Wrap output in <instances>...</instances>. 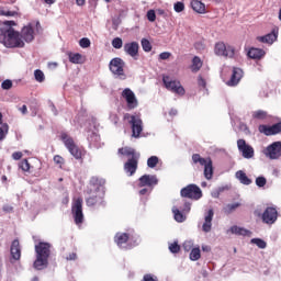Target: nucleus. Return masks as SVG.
I'll list each match as a JSON object with an SVG mask.
<instances>
[{
  "instance_id": "46",
  "label": "nucleus",
  "mask_w": 281,
  "mask_h": 281,
  "mask_svg": "<svg viewBox=\"0 0 281 281\" xmlns=\"http://www.w3.org/2000/svg\"><path fill=\"white\" fill-rule=\"evenodd\" d=\"M256 186L258 187V188H265L266 186H267V178H265V177H258V178H256Z\"/></svg>"
},
{
  "instance_id": "14",
  "label": "nucleus",
  "mask_w": 281,
  "mask_h": 281,
  "mask_svg": "<svg viewBox=\"0 0 281 281\" xmlns=\"http://www.w3.org/2000/svg\"><path fill=\"white\" fill-rule=\"evenodd\" d=\"M266 157L269 159H280L281 157V142H274L266 148Z\"/></svg>"
},
{
  "instance_id": "40",
  "label": "nucleus",
  "mask_w": 281,
  "mask_h": 281,
  "mask_svg": "<svg viewBox=\"0 0 281 281\" xmlns=\"http://www.w3.org/2000/svg\"><path fill=\"white\" fill-rule=\"evenodd\" d=\"M34 76L37 82H45V74L41 69H36Z\"/></svg>"
},
{
  "instance_id": "44",
  "label": "nucleus",
  "mask_w": 281,
  "mask_h": 281,
  "mask_svg": "<svg viewBox=\"0 0 281 281\" xmlns=\"http://www.w3.org/2000/svg\"><path fill=\"white\" fill-rule=\"evenodd\" d=\"M173 10L175 12H183V10H186V4L181 1H178L173 4Z\"/></svg>"
},
{
  "instance_id": "5",
  "label": "nucleus",
  "mask_w": 281,
  "mask_h": 281,
  "mask_svg": "<svg viewBox=\"0 0 281 281\" xmlns=\"http://www.w3.org/2000/svg\"><path fill=\"white\" fill-rule=\"evenodd\" d=\"M123 120L128 121V124L132 126V137L137 139V137L142 135V131H144V122L142 121V117L126 113L124 114Z\"/></svg>"
},
{
  "instance_id": "51",
  "label": "nucleus",
  "mask_w": 281,
  "mask_h": 281,
  "mask_svg": "<svg viewBox=\"0 0 281 281\" xmlns=\"http://www.w3.org/2000/svg\"><path fill=\"white\" fill-rule=\"evenodd\" d=\"M172 54L170 52H164L159 54V60H168Z\"/></svg>"
},
{
  "instance_id": "30",
  "label": "nucleus",
  "mask_w": 281,
  "mask_h": 281,
  "mask_svg": "<svg viewBox=\"0 0 281 281\" xmlns=\"http://www.w3.org/2000/svg\"><path fill=\"white\" fill-rule=\"evenodd\" d=\"M204 177L210 181L214 177V168L212 167V159H209L206 167H204Z\"/></svg>"
},
{
  "instance_id": "64",
  "label": "nucleus",
  "mask_w": 281,
  "mask_h": 281,
  "mask_svg": "<svg viewBox=\"0 0 281 281\" xmlns=\"http://www.w3.org/2000/svg\"><path fill=\"white\" fill-rule=\"evenodd\" d=\"M146 192H148V189H142V190L139 191V194L144 195V194H146Z\"/></svg>"
},
{
  "instance_id": "26",
  "label": "nucleus",
  "mask_w": 281,
  "mask_h": 281,
  "mask_svg": "<svg viewBox=\"0 0 281 281\" xmlns=\"http://www.w3.org/2000/svg\"><path fill=\"white\" fill-rule=\"evenodd\" d=\"M265 50L261 48H250L248 50V57L252 58L254 60H259V58H262L265 56Z\"/></svg>"
},
{
  "instance_id": "58",
  "label": "nucleus",
  "mask_w": 281,
  "mask_h": 281,
  "mask_svg": "<svg viewBox=\"0 0 281 281\" xmlns=\"http://www.w3.org/2000/svg\"><path fill=\"white\" fill-rule=\"evenodd\" d=\"M19 111L22 112V115H25L27 113V105H22Z\"/></svg>"
},
{
  "instance_id": "20",
  "label": "nucleus",
  "mask_w": 281,
  "mask_h": 281,
  "mask_svg": "<svg viewBox=\"0 0 281 281\" xmlns=\"http://www.w3.org/2000/svg\"><path fill=\"white\" fill-rule=\"evenodd\" d=\"M240 78H243V69L233 68L231 80L227 81L228 87H236L240 82Z\"/></svg>"
},
{
  "instance_id": "42",
  "label": "nucleus",
  "mask_w": 281,
  "mask_h": 281,
  "mask_svg": "<svg viewBox=\"0 0 281 281\" xmlns=\"http://www.w3.org/2000/svg\"><path fill=\"white\" fill-rule=\"evenodd\" d=\"M9 126L8 124H3L2 127H0V142H3L5 139V135H8Z\"/></svg>"
},
{
  "instance_id": "19",
  "label": "nucleus",
  "mask_w": 281,
  "mask_h": 281,
  "mask_svg": "<svg viewBox=\"0 0 281 281\" xmlns=\"http://www.w3.org/2000/svg\"><path fill=\"white\" fill-rule=\"evenodd\" d=\"M214 218V210H209L207 213L204 215V223L202 225V231L205 234L212 232V221Z\"/></svg>"
},
{
  "instance_id": "57",
  "label": "nucleus",
  "mask_w": 281,
  "mask_h": 281,
  "mask_svg": "<svg viewBox=\"0 0 281 281\" xmlns=\"http://www.w3.org/2000/svg\"><path fill=\"white\" fill-rule=\"evenodd\" d=\"M3 16H16V12L14 11H3Z\"/></svg>"
},
{
  "instance_id": "11",
  "label": "nucleus",
  "mask_w": 281,
  "mask_h": 281,
  "mask_svg": "<svg viewBox=\"0 0 281 281\" xmlns=\"http://www.w3.org/2000/svg\"><path fill=\"white\" fill-rule=\"evenodd\" d=\"M61 139L66 146V148L69 150L70 155L75 157V159H80L82 157V151L76 146V143L74 142V138L69 137L67 134H61Z\"/></svg>"
},
{
  "instance_id": "25",
  "label": "nucleus",
  "mask_w": 281,
  "mask_h": 281,
  "mask_svg": "<svg viewBox=\"0 0 281 281\" xmlns=\"http://www.w3.org/2000/svg\"><path fill=\"white\" fill-rule=\"evenodd\" d=\"M191 8L194 12H198V14H205V3L199 0L191 1Z\"/></svg>"
},
{
  "instance_id": "1",
  "label": "nucleus",
  "mask_w": 281,
  "mask_h": 281,
  "mask_svg": "<svg viewBox=\"0 0 281 281\" xmlns=\"http://www.w3.org/2000/svg\"><path fill=\"white\" fill-rule=\"evenodd\" d=\"M16 25L15 21H4L0 27V43L4 47L12 49L14 47H25V43H32L34 41V25L37 32H41V22L29 23L25 25L21 33L14 30Z\"/></svg>"
},
{
  "instance_id": "18",
  "label": "nucleus",
  "mask_w": 281,
  "mask_h": 281,
  "mask_svg": "<svg viewBox=\"0 0 281 281\" xmlns=\"http://www.w3.org/2000/svg\"><path fill=\"white\" fill-rule=\"evenodd\" d=\"M157 183H159L157 176L144 175L139 178L140 188H144L146 186H148V188H153V186H157Z\"/></svg>"
},
{
  "instance_id": "34",
  "label": "nucleus",
  "mask_w": 281,
  "mask_h": 281,
  "mask_svg": "<svg viewBox=\"0 0 281 281\" xmlns=\"http://www.w3.org/2000/svg\"><path fill=\"white\" fill-rule=\"evenodd\" d=\"M69 61L74 65H80V60H82V55L80 53H69L68 54Z\"/></svg>"
},
{
  "instance_id": "38",
  "label": "nucleus",
  "mask_w": 281,
  "mask_h": 281,
  "mask_svg": "<svg viewBox=\"0 0 281 281\" xmlns=\"http://www.w3.org/2000/svg\"><path fill=\"white\" fill-rule=\"evenodd\" d=\"M157 164H159V157H157V156H150V157L147 159V166H148V168H156V167H157Z\"/></svg>"
},
{
  "instance_id": "37",
  "label": "nucleus",
  "mask_w": 281,
  "mask_h": 281,
  "mask_svg": "<svg viewBox=\"0 0 281 281\" xmlns=\"http://www.w3.org/2000/svg\"><path fill=\"white\" fill-rule=\"evenodd\" d=\"M140 45L145 52H153V44L147 38H142Z\"/></svg>"
},
{
  "instance_id": "15",
  "label": "nucleus",
  "mask_w": 281,
  "mask_h": 281,
  "mask_svg": "<svg viewBox=\"0 0 281 281\" xmlns=\"http://www.w3.org/2000/svg\"><path fill=\"white\" fill-rule=\"evenodd\" d=\"M237 148H238L239 153H241V156L244 157V159L254 158V147L248 145L245 139L237 140Z\"/></svg>"
},
{
  "instance_id": "53",
  "label": "nucleus",
  "mask_w": 281,
  "mask_h": 281,
  "mask_svg": "<svg viewBox=\"0 0 281 281\" xmlns=\"http://www.w3.org/2000/svg\"><path fill=\"white\" fill-rule=\"evenodd\" d=\"M157 277L153 276V274H145L143 278V281H157Z\"/></svg>"
},
{
  "instance_id": "23",
  "label": "nucleus",
  "mask_w": 281,
  "mask_h": 281,
  "mask_svg": "<svg viewBox=\"0 0 281 281\" xmlns=\"http://www.w3.org/2000/svg\"><path fill=\"white\" fill-rule=\"evenodd\" d=\"M229 232L235 234V236H248V237L251 236V231L240 227V226H237V225L232 226L229 228Z\"/></svg>"
},
{
  "instance_id": "16",
  "label": "nucleus",
  "mask_w": 281,
  "mask_h": 281,
  "mask_svg": "<svg viewBox=\"0 0 281 281\" xmlns=\"http://www.w3.org/2000/svg\"><path fill=\"white\" fill-rule=\"evenodd\" d=\"M258 131L267 137H270L271 135H278L281 133V122L273 124L272 126L259 125Z\"/></svg>"
},
{
  "instance_id": "55",
  "label": "nucleus",
  "mask_w": 281,
  "mask_h": 281,
  "mask_svg": "<svg viewBox=\"0 0 281 281\" xmlns=\"http://www.w3.org/2000/svg\"><path fill=\"white\" fill-rule=\"evenodd\" d=\"M21 157H23V153H21V151H15L12 154V159H14L15 161H19V159H21Z\"/></svg>"
},
{
  "instance_id": "7",
  "label": "nucleus",
  "mask_w": 281,
  "mask_h": 281,
  "mask_svg": "<svg viewBox=\"0 0 281 281\" xmlns=\"http://www.w3.org/2000/svg\"><path fill=\"white\" fill-rule=\"evenodd\" d=\"M125 65L126 63H124L122 58L115 57L110 61V71L113 76H116V78L124 80L126 78V75L124 74Z\"/></svg>"
},
{
  "instance_id": "35",
  "label": "nucleus",
  "mask_w": 281,
  "mask_h": 281,
  "mask_svg": "<svg viewBox=\"0 0 281 281\" xmlns=\"http://www.w3.org/2000/svg\"><path fill=\"white\" fill-rule=\"evenodd\" d=\"M250 243L259 247V249H267V241H265L263 239L252 238Z\"/></svg>"
},
{
  "instance_id": "39",
  "label": "nucleus",
  "mask_w": 281,
  "mask_h": 281,
  "mask_svg": "<svg viewBox=\"0 0 281 281\" xmlns=\"http://www.w3.org/2000/svg\"><path fill=\"white\" fill-rule=\"evenodd\" d=\"M123 45H124V42L122 41V37H115L112 40V47L114 49H122Z\"/></svg>"
},
{
  "instance_id": "24",
  "label": "nucleus",
  "mask_w": 281,
  "mask_h": 281,
  "mask_svg": "<svg viewBox=\"0 0 281 281\" xmlns=\"http://www.w3.org/2000/svg\"><path fill=\"white\" fill-rule=\"evenodd\" d=\"M236 179H238V181L240 183H243V186H251V179H249V177H247V173H245V171L243 170H238L235 173Z\"/></svg>"
},
{
  "instance_id": "36",
  "label": "nucleus",
  "mask_w": 281,
  "mask_h": 281,
  "mask_svg": "<svg viewBox=\"0 0 281 281\" xmlns=\"http://www.w3.org/2000/svg\"><path fill=\"white\" fill-rule=\"evenodd\" d=\"M201 258V248H192L190 252V260L196 261Z\"/></svg>"
},
{
  "instance_id": "33",
  "label": "nucleus",
  "mask_w": 281,
  "mask_h": 281,
  "mask_svg": "<svg viewBox=\"0 0 281 281\" xmlns=\"http://www.w3.org/2000/svg\"><path fill=\"white\" fill-rule=\"evenodd\" d=\"M240 207L239 202H235L233 204H227L226 206L223 207L224 214H232L233 212H236Z\"/></svg>"
},
{
  "instance_id": "62",
  "label": "nucleus",
  "mask_w": 281,
  "mask_h": 281,
  "mask_svg": "<svg viewBox=\"0 0 281 281\" xmlns=\"http://www.w3.org/2000/svg\"><path fill=\"white\" fill-rule=\"evenodd\" d=\"M77 5H85L86 0H76Z\"/></svg>"
},
{
  "instance_id": "54",
  "label": "nucleus",
  "mask_w": 281,
  "mask_h": 281,
  "mask_svg": "<svg viewBox=\"0 0 281 281\" xmlns=\"http://www.w3.org/2000/svg\"><path fill=\"white\" fill-rule=\"evenodd\" d=\"M198 85L199 87H202L203 89H205V87L207 86V83L205 82V79H203V77L199 76L198 78Z\"/></svg>"
},
{
  "instance_id": "6",
  "label": "nucleus",
  "mask_w": 281,
  "mask_h": 281,
  "mask_svg": "<svg viewBox=\"0 0 281 281\" xmlns=\"http://www.w3.org/2000/svg\"><path fill=\"white\" fill-rule=\"evenodd\" d=\"M162 82L168 91H171L177 95H186V89L181 86L179 80H171L169 76H164Z\"/></svg>"
},
{
  "instance_id": "47",
  "label": "nucleus",
  "mask_w": 281,
  "mask_h": 281,
  "mask_svg": "<svg viewBox=\"0 0 281 281\" xmlns=\"http://www.w3.org/2000/svg\"><path fill=\"white\" fill-rule=\"evenodd\" d=\"M19 166L21 170H23V172L30 171V162L27 161V159L22 160Z\"/></svg>"
},
{
  "instance_id": "28",
  "label": "nucleus",
  "mask_w": 281,
  "mask_h": 281,
  "mask_svg": "<svg viewBox=\"0 0 281 281\" xmlns=\"http://www.w3.org/2000/svg\"><path fill=\"white\" fill-rule=\"evenodd\" d=\"M114 241L119 247H122V245H126V243H128V234L117 233L114 237Z\"/></svg>"
},
{
  "instance_id": "45",
  "label": "nucleus",
  "mask_w": 281,
  "mask_h": 281,
  "mask_svg": "<svg viewBox=\"0 0 281 281\" xmlns=\"http://www.w3.org/2000/svg\"><path fill=\"white\" fill-rule=\"evenodd\" d=\"M79 45L80 47H82L83 49H87V47H91V41L87 37H82L80 41H79Z\"/></svg>"
},
{
  "instance_id": "27",
  "label": "nucleus",
  "mask_w": 281,
  "mask_h": 281,
  "mask_svg": "<svg viewBox=\"0 0 281 281\" xmlns=\"http://www.w3.org/2000/svg\"><path fill=\"white\" fill-rule=\"evenodd\" d=\"M252 117L254 120H261V121L271 120V115H269V113H267V111H263V110H258L252 112Z\"/></svg>"
},
{
  "instance_id": "21",
  "label": "nucleus",
  "mask_w": 281,
  "mask_h": 281,
  "mask_svg": "<svg viewBox=\"0 0 281 281\" xmlns=\"http://www.w3.org/2000/svg\"><path fill=\"white\" fill-rule=\"evenodd\" d=\"M257 41H259V43H267L268 45H273V43L278 41V32L273 30L271 33H268L265 36L257 37Z\"/></svg>"
},
{
  "instance_id": "8",
  "label": "nucleus",
  "mask_w": 281,
  "mask_h": 281,
  "mask_svg": "<svg viewBox=\"0 0 281 281\" xmlns=\"http://www.w3.org/2000/svg\"><path fill=\"white\" fill-rule=\"evenodd\" d=\"M216 56H224L225 58H234L236 49L225 42H217L214 47Z\"/></svg>"
},
{
  "instance_id": "63",
  "label": "nucleus",
  "mask_w": 281,
  "mask_h": 281,
  "mask_svg": "<svg viewBox=\"0 0 281 281\" xmlns=\"http://www.w3.org/2000/svg\"><path fill=\"white\" fill-rule=\"evenodd\" d=\"M178 111L177 109H171L169 112V115H177Z\"/></svg>"
},
{
  "instance_id": "48",
  "label": "nucleus",
  "mask_w": 281,
  "mask_h": 281,
  "mask_svg": "<svg viewBox=\"0 0 281 281\" xmlns=\"http://www.w3.org/2000/svg\"><path fill=\"white\" fill-rule=\"evenodd\" d=\"M184 251H192V247H194V243L192 240H187L182 245Z\"/></svg>"
},
{
  "instance_id": "29",
  "label": "nucleus",
  "mask_w": 281,
  "mask_h": 281,
  "mask_svg": "<svg viewBox=\"0 0 281 281\" xmlns=\"http://www.w3.org/2000/svg\"><path fill=\"white\" fill-rule=\"evenodd\" d=\"M211 158H203L199 154H193L192 155V161L193 164H200V166H204V168L210 164Z\"/></svg>"
},
{
  "instance_id": "49",
  "label": "nucleus",
  "mask_w": 281,
  "mask_h": 281,
  "mask_svg": "<svg viewBox=\"0 0 281 281\" xmlns=\"http://www.w3.org/2000/svg\"><path fill=\"white\" fill-rule=\"evenodd\" d=\"M109 120L110 122H112V124H117V122H120V116L117 115V113L111 112Z\"/></svg>"
},
{
  "instance_id": "3",
  "label": "nucleus",
  "mask_w": 281,
  "mask_h": 281,
  "mask_svg": "<svg viewBox=\"0 0 281 281\" xmlns=\"http://www.w3.org/2000/svg\"><path fill=\"white\" fill-rule=\"evenodd\" d=\"M119 155L123 157H127V161L124 164V172L127 173V177H133L137 172V168L139 166V157L142 154L135 150L133 147H122L119 148Z\"/></svg>"
},
{
  "instance_id": "12",
  "label": "nucleus",
  "mask_w": 281,
  "mask_h": 281,
  "mask_svg": "<svg viewBox=\"0 0 281 281\" xmlns=\"http://www.w3.org/2000/svg\"><path fill=\"white\" fill-rule=\"evenodd\" d=\"M122 98H124L125 102H127V109H137L139 103L137 102V97H135V92H133V90L125 88L122 91Z\"/></svg>"
},
{
  "instance_id": "4",
  "label": "nucleus",
  "mask_w": 281,
  "mask_h": 281,
  "mask_svg": "<svg viewBox=\"0 0 281 281\" xmlns=\"http://www.w3.org/2000/svg\"><path fill=\"white\" fill-rule=\"evenodd\" d=\"M52 244L40 241L37 245H35V254L36 259L33 263L34 269H37V271H43L48 265L49 256L52 254Z\"/></svg>"
},
{
  "instance_id": "13",
  "label": "nucleus",
  "mask_w": 281,
  "mask_h": 281,
  "mask_svg": "<svg viewBox=\"0 0 281 281\" xmlns=\"http://www.w3.org/2000/svg\"><path fill=\"white\" fill-rule=\"evenodd\" d=\"M123 50L127 56H131V58L137 60V58L139 57V43L127 42L124 44Z\"/></svg>"
},
{
  "instance_id": "17",
  "label": "nucleus",
  "mask_w": 281,
  "mask_h": 281,
  "mask_svg": "<svg viewBox=\"0 0 281 281\" xmlns=\"http://www.w3.org/2000/svg\"><path fill=\"white\" fill-rule=\"evenodd\" d=\"M261 218L267 225H273L278 221V210L276 207H267Z\"/></svg>"
},
{
  "instance_id": "10",
  "label": "nucleus",
  "mask_w": 281,
  "mask_h": 281,
  "mask_svg": "<svg viewBox=\"0 0 281 281\" xmlns=\"http://www.w3.org/2000/svg\"><path fill=\"white\" fill-rule=\"evenodd\" d=\"M82 198H77L76 200H74L72 203L71 212L76 225H80L85 221V214L82 213Z\"/></svg>"
},
{
  "instance_id": "50",
  "label": "nucleus",
  "mask_w": 281,
  "mask_h": 281,
  "mask_svg": "<svg viewBox=\"0 0 281 281\" xmlns=\"http://www.w3.org/2000/svg\"><path fill=\"white\" fill-rule=\"evenodd\" d=\"M147 19H148V21H150V23H155V21L157 19V14L155 13V10H149L147 12Z\"/></svg>"
},
{
  "instance_id": "9",
  "label": "nucleus",
  "mask_w": 281,
  "mask_h": 281,
  "mask_svg": "<svg viewBox=\"0 0 281 281\" xmlns=\"http://www.w3.org/2000/svg\"><path fill=\"white\" fill-rule=\"evenodd\" d=\"M181 196L184 199H193L194 201H199L201 196H203V191L196 184H189L181 189L180 191Z\"/></svg>"
},
{
  "instance_id": "59",
  "label": "nucleus",
  "mask_w": 281,
  "mask_h": 281,
  "mask_svg": "<svg viewBox=\"0 0 281 281\" xmlns=\"http://www.w3.org/2000/svg\"><path fill=\"white\" fill-rule=\"evenodd\" d=\"M77 255L75 252H71L66 259L67 260H76Z\"/></svg>"
},
{
  "instance_id": "32",
  "label": "nucleus",
  "mask_w": 281,
  "mask_h": 281,
  "mask_svg": "<svg viewBox=\"0 0 281 281\" xmlns=\"http://www.w3.org/2000/svg\"><path fill=\"white\" fill-rule=\"evenodd\" d=\"M172 214H173V218H175V221H177V223H183L186 221V215L183 213H181L180 210L177 209V206L172 207Z\"/></svg>"
},
{
  "instance_id": "2",
  "label": "nucleus",
  "mask_w": 281,
  "mask_h": 281,
  "mask_svg": "<svg viewBox=\"0 0 281 281\" xmlns=\"http://www.w3.org/2000/svg\"><path fill=\"white\" fill-rule=\"evenodd\" d=\"M87 194H90L86 200L88 207L104 205V180L98 177H92L90 179V187L87 190Z\"/></svg>"
},
{
  "instance_id": "22",
  "label": "nucleus",
  "mask_w": 281,
  "mask_h": 281,
  "mask_svg": "<svg viewBox=\"0 0 281 281\" xmlns=\"http://www.w3.org/2000/svg\"><path fill=\"white\" fill-rule=\"evenodd\" d=\"M10 251L12 260H21V244L19 239L12 241Z\"/></svg>"
},
{
  "instance_id": "61",
  "label": "nucleus",
  "mask_w": 281,
  "mask_h": 281,
  "mask_svg": "<svg viewBox=\"0 0 281 281\" xmlns=\"http://www.w3.org/2000/svg\"><path fill=\"white\" fill-rule=\"evenodd\" d=\"M190 205H191L190 202H186L183 212H190Z\"/></svg>"
},
{
  "instance_id": "31",
  "label": "nucleus",
  "mask_w": 281,
  "mask_h": 281,
  "mask_svg": "<svg viewBox=\"0 0 281 281\" xmlns=\"http://www.w3.org/2000/svg\"><path fill=\"white\" fill-rule=\"evenodd\" d=\"M203 67V61L199 56L193 57L192 59V65H191V70L196 74L201 68Z\"/></svg>"
},
{
  "instance_id": "60",
  "label": "nucleus",
  "mask_w": 281,
  "mask_h": 281,
  "mask_svg": "<svg viewBox=\"0 0 281 281\" xmlns=\"http://www.w3.org/2000/svg\"><path fill=\"white\" fill-rule=\"evenodd\" d=\"M202 251L210 252V251H212V248L210 246H207V245H203L202 246Z\"/></svg>"
},
{
  "instance_id": "43",
  "label": "nucleus",
  "mask_w": 281,
  "mask_h": 281,
  "mask_svg": "<svg viewBox=\"0 0 281 281\" xmlns=\"http://www.w3.org/2000/svg\"><path fill=\"white\" fill-rule=\"evenodd\" d=\"M13 87L12 80L10 79H5L4 81H2L1 83V89H3L4 91H10V89Z\"/></svg>"
},
{
  "instance_id": "52",
  "label": "nucleus",
  "mask_w": 281,
  "mask_h": 281,
  "mask_svg": "<svg viewBox=\"0 0 281 281\" xmlns=\"http://www.w3.org/2000/svg\"><path fill=\"white\" fill-rule=\"evenodd\" d=\"M54 162L57 165V166H63V164H65V159L60 156H55L54 157Z\"/></svg>"
},
{
  "instance_id": "56",
  "label": "nucleus",
  "mask_w": 281,
  "mask_h": 281,
  "mask_svg": "<svg viewBox=\"0 0 281 281\" xmlns=\"http://www.w3.org/2000/svg\"><path fill=\"white\" fill-rule=\"evenodd\" d=\"M3 212H7V213H11V212H14V207L5 204L3 207H2Z\"/></svg>"
},
{
  "instance_id": "41",
  "label": "nucleus",
  "mask_w": 281,
  "mask_h": 281,
  "mask_svg": "<svg viewBox=\"0 0 281 281\" xmlns=\"http://www.w3.org/2000/svg\"><path fill=\"white\" fill-rule=\"evenodd\" d=\"M169 251L171 254H179V251H181V246H179V243L175 241L169 245Z\"/></svg>"
}]
</instances>
